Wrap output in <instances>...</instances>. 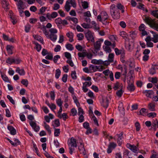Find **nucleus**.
Listing matches in <instances>:
<instances>
[{
    "mask_svg": "<svg viewBox=\"0 0 158 158\" xmlns=\"http://www.w3.org/2000/svg\"><path fill=\"white\" fill-rule=\"evenodd\" d=\"M56 103L57 105L59 106H62L63 102L60 98H59L56 100Z\"/></svg>",
    "mask_w": 158,
    "mask_h": 158,
    "instance_id": "49",
    "label": "nucleus"
},
{
    "mask_svg": "<svg viewBox=\"0 0 158 158\" xmlns=\"http://www.w3.org/2000/svg\"><path fill=\"white\" fill-rule=\"evenodd\" d=\"M66 35L67 37L69 38V42H72L73 41V35L72 32L69 31L66 34Z\"/></svg>",
    "mask_w": 158,
    "mask_h": 158,
    "instance_id": "18",
    "label": "nucleus"
},
{
    "mask_svg": "<svg viewBox=\"0 0 158 158\" xmlns=\"http://www.w3.org/2000/svg\"><path fill=\"white\" fill-rule=\"evenodd\" d=\"M104 49L106 52L110 53L111 51L110 48L108 46H105L104 47Z\"/></svg>",
    "mask_w": 158,
    "mask_h": 158,
    "instance_id": "55",
    "label": "nucleus"
},
{
    "mask_svg": "<svg viewBox=\"0 0 158 158\" xmlns=\"http://www.w3.org/2000/svg\"><path fill=\"white\" fill-rule=\"evenodd\" d=\"M77 36L78 37V40H82L84 37L83 34L81 33L78 34L77 35Z\"/></svg>",
    "mask_w": 158,
    "mask_h": 158,
    "instance_id": "43",
    "label": "nucleus"
},
{
    "mask_svg": "<svg viewBox=\"0 0 158 158\" xmlns=\"http://www.w3.org/2000/svg\"><path fill=\"white\" fill-rule=\"evenodd\" d=\"M1 77L3 81H4L5 82L9 83L10 82V80H9L7 76H6V75L2 74Z\"/></svg>",
    "mask_w": 158,
    "mask_h": 158,
    "instance_id": "29",
    "label": "nucleus"
},
{
    "mask_svg": "<svg viewBox=\"0 0 158 158\" xmlns=\"http://www.w3.org/2000/svg\"><path fill=\"white\" fill-rule=\"evenodd\" d=\"M155 105L153 102L149 103L148 105V109L151 111H153L155 110Z\"/></svg>",
    "mask_w": 158,
    "mask_h": 158,
    "instance_id": "12",
    "label": "nucleus"
},
{
    "mask_svg": "<svg viewBox=\"0 0 158 158\" xmlns=\"http://www.w3.org/2000/svg\"><path fill=\"white\" fill-rule=\"evenodd\" d=\"M44 124L45 128L49 134L50 135L51 133V131L50 129L49 126L48 125H47L45 122H44Z\"/></svg>",
    "mask_w": 158,
    "mask_h": 158,
    "instance_id": "30",
    "label": "nucleus"
},
{
    "mask_svg": "<svg viewBox=\"0 0 158 158\" xmlns=\"http://www.w3.org/2000/svg\"><path fill=\"white\" fill-rule=\"evenodd\" d=\"M78 114L80 115L81 114L83 115L84 114V112L83 110L81 107H78Z\"/></svg>",
    "mask_w": 158,
    "mask_h": 158,
    "instance_id": "57",
    "label": "nucleus"
},
{
    "mask_svg": "<svg viewBox=\"0 0 158 158\" xmlns=\"http://www.w3.org/2000/svg\"><path fill=\"white\" fill-rule=\"evenodd\" d=\"M114 87L113 89L114 90H116L118 89H122L123 85L121 84H120L118 82H117L116 83H115L114 85Z\"/></svg>",
    "mask_w": 158,
    "mask_h": 158,
    "instance_id": "19",
    "label": "nucleus"
},
{
    "mask_svg": "<svg viewBox=\"0 0 158 158\" xmlns=\"http://www.w3.org/2000/svg\"><path fill=\"white\" fill-rule=\"evenodd\" d=\"M61 118H62L63 119L64 121H65L68 118V116L67 115V114L66 113H63L61 115Z\"/></svg>",
    "mask_w": 158,
    "mask_h": 158,
    "instance_id": "59",
    "label": "nucleus"
},
{
    "mask_svg": "<svg viewBox=\"0 0 158 158\" xmlns=\"http://www.w3.org/2000/svg\"><path fill=\"white\" fill-rule=\"evenodd\" d=\"M49 32H50V34H54L57 33V30L55 28H52L49 30Z\"/></svg>",
    "mask_w": 158,
    "mask_h": 158,
    "instance_id": "52",
    "label": "nucleus"
},
{
    "mask_svg": "<svg viewBox=\"0 0 158 158\" xmlns=\"http://www.w3.org/2000/svg\"><path fill=\"white\" fill-rule=\"evenodd\" d=\"M103 106L105 108H107L109 104V100L106 98L105 100L103 99Z\"/></svg>",
    "mask_w": 158,
    "mask_h": 158,
    "instance_id": "28",
    "label": "nucleus"
},
{
    "mask_svg": "<svg viewBox=\"0 0 158 158\" xmlns=\"http://www.w3.org/2000/svg\"><path fill=\"white\" fill-rule=\"evenodd\" d=\"M14 48V47L11 45H7L6 46V48L8 53L9 54H13L12 51Z\"/></svg>",
    "mask_w": 158,
    "mask_h": 158,
    "instance_id": "16",
    "label": "nucleus"
},
{
    "mask_svg": "<svg viewBox=\"0 0 158 158\" xmlns=\"http://www.w3.org/2000/svg\"><path fill=\"white\" fill-rule=\"evenodd\" d=\"M123 93L122 89L119 90H118L116 93V94L119 97H120L122 96Z\"/></svg>",
    "mask_w": 158,
    "mask_h": 158,
    "instance_id": "41",
    "label": "nucleus"
},
{
    "mask_svg": "<svg viewBox=\"0 0 158 158\" xmlns=\"http://www.w3.org/2000/svg\"><path fill=\"white\" fill-rule=\"evenodd\" d=\"M21 83L26 87L27 86L28 84V81L27 79H23L21 81Z\"/></svg>",
    "mask_w": 158,
    "mask_h": 158,
    "instance_id": "45",
    "label": "nucleus"
},
{
    "mask_svg": "<svg viewBox=\"0 0 158 158\" xmlns=\"http://www.w3.org/2000/svg\"><path fill=\"white\" fill-rule=\"evenodd\" d=\"M114 55L113 53H110L109 54L108 58V60H109V62H113V58Z\"/></svg>",
    "mask_w": 158,
    "mask_h": 158,
    "instance_id": "36",
    "label": "nucleus"
},
{
    "mask_svg": "<svg viewBox=\"0 0 158 158\" xmlns=\"http://www.w3.org/2000/svg\"><path fill=\"white\" fill-rule=\"evenodd\" d=\"M118 136L117 143L119 146H120L122 143V138H123V133L121 132L119 135H116Z\"/></svg>",
    "mask_w": 158,
    "mask_h": 158,
    "instance_id": "11",
    "label": "nucleus"
},
{
    "mask_svg": "<svg viewBox=\"0 0 158 158\" xmlns=\"http://www.w3.org/2000/svg\"><path fill=\"white\" fill-rule=\"evenodd\" d=\"M67 78H68V75L66 74H65L64 75H63V76L62 77V81L64 82H66L67 80Z\"/></svg>",
    "mask_w": 158,
    "mask_h": 158,
    "instance_id": "51",
    "label": "nucleus"
},
{
    "mask_svg": "<svg viewBox=\"0 0 158 158\" xmlns=\"http://www.w3.org/2000/svg\"><path fill=\"white\" fill-rule=\"evenodd\" d=\"M60 129H55L54 135L56 136H58L60 134Z\"/></svg>",
    "mask_w": 158,
    "mask_h": 158,
    "instance_id": "46",
    "label": "nucleus"
},
{
    "mask_svg": "<svg viewBox=\"0 0 158 158\" xmlns=\"http://www.w3.org/2000/svg\"><path fill=\"white\" fill-rule=\"evenodd\" d=\"M116 146V144L114 143H110L108 145V147L111 148H114Z\"/></svg>",
    "mask_w": 158,
    "mask_h": 158,
    "instance_id": "64",
    "label": "nucleus"
},
{
    "mask_svg": "<svg viewBox=\"0 0 158 158\" xmlns=\"http://www.w3.org/2000/svg\"><path fill=\"white\" fill-rule=\"evenodd\" d=\"M112 71H110L109 69L106 70L103 72V73L106 76H108L110 74V72Z\"/></svg>",
    "mask_w": 158,
    "mask_h": 158,
    "instance_id": "63",
    "label": "nucleus"
},
{
    "mask_svg": "<svg viewBox=\"0 0 158 158\" xmlns=\"http://www.w3.org/2000/svg\"><path fill=\"white\" fill-rule=\"evenodd\" d=\"M102 61L101 60H97L96 59H93L91 60V63L95 64H102Z\"/></svg>",
    "mask_w": 158,
    "mask_h": 158,
    "instance_id": "27",
    "label": "nucleus"
},
{
    "mask_svg": "<svg viewBox=\"0 0 158 158\" xmlns=\"http://www.w3.org/2000/svg\"><path fill=\"white\" fill-rule=\"evenodd\" d=\"M90 68L93 71L95 72L97 71V70L98 69V66L91 65L90 67Z\"/></svg>",
    "mask_w": 158,
    "mask_h": 158,
    "instance_id": "56",
    "label": "nucleus"
},
{
    "mask_svg": "<svg viewBox=\"0 0 158 158\" xmlns=\"http://www.w3.org/2000/svg\"><path fill=\"white\" fill-rule=\"evenodd\" d=\"M85 37L89 41H91L93 42H94V38L93 36L92 33L90 31H88L85 33Z\"/></svg>",
    "mask_w": 158,
    "mask_h": 158,
    "instance_id": "5",
    "label": "nucleus"
},
{
    "mask_svg": "<svg viewBox=\"0 0 158 158\" xmlns=\"http://www.w3.org/2000/svg\"><path fill=\"white\" fill-rule=\"evenodd\" d=\"M48 37L52 41L54 42L56 40L57 38L56 35L54 34H50L48 35Z\"/></svg>",
    "mask_w": 158,
    "mask_h": 158,
    "instance_id": "22",
    "label": "nucleus"
},
{
    "mask_svg": "<svg viewBox=\"0 0 158 158\" xmlns=\"http://www.w3.org/2000/svg\"><path fill=\"white\" fill-rule=\"evenodd\" d=\"M127 147L135 153H137V151L139 150L138 148L134 145H131L130 143H127Z\"/></svg>",
    "mask_w": 158,
    "mask_h": 158,
    "instance_id": "7",
    "label": "nucleus"
},
{
    "mask_svg": "<svg viewBox=\"0 0 158 158\" xmlns=\"http://www.w3.org/2000/svg\"><path fill=\"white\" fill-rule=\"evenodd\" d=\"M34 44L35 45V48L37 50V51H38V52L40 51L41 49V46L40 44H39L38 43H37L36 42H35Z\"/></svg>",
    "mask_w": 158,
    "mask_h": 158,
    "instance_id": "34",
    "label": "nucleus"
},
{
    "mask_svg": "<svg viewBox=\"0 0 158 158\" xmlns=\"http://www.w3.org/2000/svg\"><path fill=\"white\" fill-rule=\"evenodd\" d=\"M8 129L10 131V133L12 135H15L16 134V131L14 128L12 126H8Z\"/></svg>",
    "mask_w": 158,
    "mask_h": 158,
    "instance_id": "17",
    "label": "nucleus"
},
{
    "mask_svg": "<svg viewBox=\"0 0 158 158\" xmlns=\"http://www.w3.org/2000/svg\"><path fill=\"white\" fill-rule=\"evenodd\" d=\"M64 56L65 57L69 59H71V54L68 52H65L64 53Z\"/></svg>",
    "mask_w": 158,
    "mask_h": 158,
    "instance_id": "61",
    "label": "nucleus"
},
{
    "mask_svg": "<svg viewBox=\"0 0 158 158\" xmlns=\"http://www.w3.org/2000/svg\"><path fill=\"white\" fill-rule=\"evenodd\" d=\"M14 59L9 58L6 60V62L10 64H11L14 63Z\"/></svg>",
    "mask_w": 158,
    "mask_h": 158,
    "instance_id": "42",
    "label": "nucleus"
},
{
    "mask_svg": "<svg viewBox=\"0 0 158 158\" xmlns=\"http://www.w3.org/2000/svg\"><path fill=\"white\" fill-rule=\"evenodd\" d=\"M70 0H68L66 2L65 5L64 6V8L66 11L68 12L70 9Z\"/></svg>",
    "mask_w": 158,
    "mask_h": 158,
    "instance_id": "20",
    "label": "nucleus"
},
{
    "mask_svg": "<svg viewBox=\"0 0 158 158\" xmlns=\"http://www.w3.org/2000/svg\"><path fill=\"white\" fill-rule=\"evenodd\" d=\"M87 51L86 50H84L82 52H79L78 53V55L80 57H84L86 56V54L87 53Z\"/></svg>",
    "mask_w": 158,
    "mask_h": 158,
    "instance_id": "23",
    "label": "nucleus"
},
{
    "mask_svg": "<svg viewBox=\"0 0 158 158\" xmlns=\"http://www.w3.org/2000/svg\"><path fill=\"white\" fill-rule=\"evenodd\" d=\"M92 83L91 81L85 82L83 83V85L85 87H89L92 85Z\"/></svg>",
    "mask_w": 158,
    "mask_h": 158,
    "instance_id": "54",
    "label": "nucleus"
},
{
    "mask_svg": "<svg viewBox=\"0 0 158 158\" xmlns=\"http://www.w3.org/2000/svg\"><path fill=\"white\" fill-rule=\"evenodd\" d=\"M135 126L136 128V131H139L140 130V124L138 122H136L135 124Z\"/></svg>",
    "mask_w": 158,
    "mask_h": 158,
    "instance_id": "53",
    "label": "nucleus"
},
{
    "mask_svg": "<svg viewBox=\"0 0 158 158\" xmlns=\"http://www.w3.org/2000/svg\"><path fill=\"white\" fill-rule=\"evenodd\" d=\"M30 124L36 132H38L39 131L40 127L37 125L35 122L32 121H31L30 122Z\"/></svg>",
    "mask_w": 158,
    "mask_h": 158,
    "instance_id": "9",
    "label": "nucleus"
},
{
    "mask_svg": "<svg viewBox=\"0 0 158 158\" xmlns=\"http://www.w3.org/2000/svg\"><path fill=\"white\" fill-rule=\"evenodd\" d=\"M10 13L11 14H12V11L11 10L10 11ZM10 19H11V20L12 21V23H13V24L14 25L17 22V20L16 19V17L15 16L13 15H10Z\"/></svg>",
    "mask_w": 158,
    "mask_h": 158,
    "instance_id": "14",
    "label": "nucleus"
},
{
    "mask_svg": "<svg viewBox=\"0 0 158 158\" xmlns=\"http://www.w3.org/2000/svg\"><path fill=\"white\" fill-rule=\"evenodd\" d=\"M114 51L116 54L117 55H118L122 54V53H123V52L124 51V50L123 49L119 50L118 48H115Z\"/></svg>",
    "mask_w": 158,
    "mask_h": 158,
    "instance_id": "25",
    "label": "nucleus"
},
{
    "mask_svg": "<svg viewBox=\"0 0 158 158\" xmlns=\"http://www.w3.org/2000/svg\"><path fill=\"white\" fill-rule=\"evenodd\" d=\"M110 10L111 15L113 19H118L120 18L119 10L117 8L115 4H113L110 6Z\"/></svg>",
    "mask_w": 158,
    "mask_h": 158,
    "instance_id": "3",
    "label": "nucleus"
},
{
    "mask_svg": "<svg viewBox=\"0 0 158 158\" xmlns=\"http://www.w3.org/2000/svg\"><path fill=\"white\" fill-rule=\"evenodd\" d=\"M61 73L60 70L59 69H57L56 70L55 77L56 78H59Z\"/></svg>",
    "mask_w": 158,
    "mask_h": 158,
    "instance_id": "37",
    "label": "nucleus"
},
{
    "mask_svg": "<svg viewBox=\"0 0 158 158\" xmlns=\"http://www.w3.org/2000/svg\"><path fill=\"white\" fill-rule=\"evenodd\" d=\"M82 6L84 9L87 8L89 6V4L87 2L84 1L82 2Z\"/></svg>",
    "mask_w": 158,
    "mask_h": 158,
    "instance_id": "40",
    "label": "nucleus"
},
{
    "mask_svg": "<svg viewBox=\"0 0 158 158\" xmlns=\"http://www.w3.org/2000/svg\"><path fill=\"white\" fill-rule=\"evenodd\" d=\"M71 76L73 79L75 80L77 79V76L76 72L75 71H72L71 74Z\"/></svg>",
    "mask_w": 158,
    "mask_h": 158,
    "instance_id": "39",
    "label": "nucleus"
},
{
    "mask_svg": "<svg viewBox=\"0 0 158 158\" xmlns=\"http://www.w3.org/2000/svg\"><path fill=\"white\" fill-rule=\"evenodd\" d=\"M60 58L59 55H57L55 56L54 57L53 61L55 63H56L58 59H60Z\"/></svg>",
    "mask_w": 158,
    "mask_h": 158,
    "instance_id": "60",
    "label": "nucleus"
},
{
    "mask_svg": "<svg viewBox=\"0 0 158 158\" xmlns=\"http://www.w3.org/2000/svg\"><path fill=\"white\" fill-rule=\"evenodd\" d=\"M118 110H119L122 113L124 112V109L123 107V103L122 102H121L119 105L118 107Z\"/></svg>",
    "mask_w": 158,
    "mask_h": 158,
    "instance_id": "31",
    "label": "nucleus"
},
{
    "mask_svg": "<svg viewBox=\"0 0 158 158\" xmlns=\"http://www.w3.org/2000/svg\"><path fill=\"white\" fill-rule=\"evenodd\" d=\"M116 6L118 10H120L122 13H123L124 12V10H123L124 7L120 3H118L117 5Z\"/></svg>",
    "mask_w": 158,
    "mask_h": 158,
    "instance_id": "24",
    "label": "nucleus"
},
{
    "mask_svg": "<svg viewBox=\"0 0 158 158\" xmlns=\"http://www.w3.org/2000/svg\"><path fill=\"white\" fill-rule=\"evenodd\" d=\"M156 114L155 112H151L148 114L147 116L149 118H153L156 116Z\"/></svg>",
    "mask_w": 158,
    "mask_h": 158,
    "instance_id": "35",
    "label": "nucleus"
},
{
    "mask_svg": "<svg viewBox=\"0 0 158 158\" xmlns=\"http://www.w3.org/2000/svg\"><path fill=\"white\" fill-rule=\"evenodd\" d=\"M66 47L67 49L71 51L73 50L74 48L72 45L70 44H66Z\"/></svg>",
    "mask_w": 158,
    "mask_h": 158,
    "instance_id": "38",
    "label": "nucleus"
},
{
    "mask_svg": "<svg viewBox=\"0 0 158 158\" xmlns=\"http://www.w3.org/2000/svg\"><path fill=\"white\" fill-rule=\"evenodd\" d=\"M151 15L158 19V10H153L151 12Z\"/></svg>",
    "mask_w": 158,
    "mask_h": 158,
    "instance_id": "32",
    "label": "nucleus"
},
{
    "mask_svg": "<svg viewBox=\"0 0 158 158\" xmlns=\"http://www.w3.org/2000/svg\"><path fill=\"white\" fill-rule=\"evenodd\" d=\"M109 16L107 13L105 11H102L100 15L97 16V19L100 22H102L103 24L107 25L109 22L108 21Z\"/></svg>",
    "mask_w": 158,
    "mask_h": 158,
    "instance_id": "2",
    "label": "nucleus"
},
{
    "mask_svg": "<svg viewBox=\"0 0 158 158\" xmlns=\"http://www.w3.org/2000/svg\"><path fill=\"white\" fill-rule=\"evenodd\" d=\"M17 6H18V9H20V8H24L23 2L21 0H19L18 1Z\"/></svg>",
    "mask_w": 158,
    "mask_h": 158,
    "instance_id": "26",
    "label": "nucleus"
},
{
    "mask_svg": "<svg viewBox=\"0 0 158 158\" xmlns=\"http://www.w3.org/2000/svg\"><path fill=\"white\" fill-rule=\"evenodd\" d=\"M71 112L72 113V115L73 116H74L77 115V111L75 108H72L71 110Z\"/></svg>",
    "mask_w": 158,
    "mask_h": 158,
    "instance_id": "50",
    "label": "nucleus"
},
{
    "mask_svg": "<svg viewBox=\"0 0 158 158\" xmlns=\"http://www.w3.org/2000/svg\"><path fill=\"white\" fill-rule=\"evenodd\" d=\"M62 19L60 18H59L56 19L55 20V22L58 25L62 23Z\"/></svg>",
    "mask_w": 158,
    "mask_h": 158,
    "instance_id": "48",
    "label": "nucleus"
},
{
    "mask_svg": "<svg viewBox=\"0 0 158 158\" xmlns=\"http://www.w3.org/2000/svg\"><path fill=\"white\" fill-rule=\"evenodd\" d=\"M1 4L2 7L6 11H7L9 9V4L8 1H6L4 2L1 3Z\"/></svg>",
    "mask_w": 158,
    "mask_h": 158,
    "instance_id": "13",
    "label": "nucleus"
},
{
    "mask_svg": "<svg viewBox=\"0 0 158 158\" xmlns=\"http://www.w3.org/2000/svg\"><path fill=\"white\" fill-rule=\"evenodd\" d=\"M60 6L57 3H55L54 4V6L53 7V9L54 10H56L60 8Z\"/></svg>",
    "mask_w": 158,
    "mask_h": 158,
    "instance_id": "62",
    "label": "nucleus"
},
{
    "mask_svg": "<svg viewBox=\"0 0 158 158\" xmlns=\"http://www.w3.org/2000/svg\"><path fill=\"white\" fill-rule=\"evenodd\" d=\"M92 119L94 122V124H96L97 126H99V124L98 122V121L96 117L94 116L93 114V116L92 117Z\"/></svg>",
    "mask_w": 158,
    "mask_h": 158,
    "instance_id": "58",
    "label": "nucleus"
},
{
    "mask_svg": "<svg viewBox=\"0 0 158 158\" xmlns=\"http://www.w3.org/2000/svg\"><path fill=\"white\" fill-rule=\"evenodd\" d=\"M158 66L156 65H152L151 68L149 70L150 73L153 75L156 73V70L158 69Z\"/></svg>",
    "mask_w": 158,
    "mask_h": 158,
    "instance_id": "10",
    "label": "nucleus"
},
{
    "mask_svg": "<svg viewBox=\"0 0 158 158\" xmlns=\"http://www.w3.org/2000/svg\"><path fill=\"white\" fill-rule=\"evenodd\" d=\"M103 41V39H100L97 41L96 43L94 44V47L95 48L94 51L97 52V51L99 50L100 47L101 46V42Z\"/></svg>",
    "mask_w": 158,
    "mask_h": 158,
    "instance_id": "8",
    "label": "nucleus"
},
{
    "mask_svg": "<svg viewBox=\"0 0 158 158\" xmlns=\"http://www.w3.org/2000/svg\"><path fill=\"white\" fill-rule=\"evenodd\" d=\"M120 35L122 36L124 39H126L127 37V35L124 31L121 32L120 34Z\"/></svg>",
    "mask_w": 158,
    "mask_h": 158,
    "instance_id": "44",
    "label": "nucleus"
},
{
    "mask_svg": "<svg viewBox=\"0 0 158 158\" xmlns=\"http://www.w3.org/2000/svg\"><path fill=\"white\" fill-rule=\"evenodd\" d=\"M68 145L69 147V152L70 154L72 155L73 151L75 150L74 148H76L77 146L76 139L73 137L71 138L70 142L68 143Z\"/></svg>",
    "mask_w": 158,
    "mask_h": 158,
    "instance_id": "4",
    "label": "nucleus"
},
{
    "mask_svg": "<svg viewBox=\"0 0 158 158\" xmlns=\"http://www.w3.org/2000/svg\"><path fill=\"white\" fill-rule=\"evenodd\" d=\"M33 36L36 40L39 41L43 44L44 43L42 37H41L40 36L37 35H34Z\"/></svg>",
    "mask_w": 158,
    "mask_h": 158,
    "instance_id": "21",
    "label": "nucleus"
},
{
    "mask_svg": "<svg viewBox=\"0 0 158 158\" xmlns=\"http://www.w3.org/2000/svg\"><path fill=\"white\" fill-rule=\"evenodd\" d=\"M149 81L152 83H156L157 82L158 80L156 77H152L149 78Z\"/></svg>",
    "mask_w": 158,
    "mask_h": 158,
    "instance_id": "33",
    "label": "nucleus"
},
{
    "mask_svg": "<svg viewBox=\"0 0 158 158\" xmlns=\"http://www.w3.org/2000/svg\"><path fill=\"white\" fill-rule=\"evenodd\" d=\"M143 93L145 94L146 96L150 98H151V96L154 94V92L152 90H145L143 91Z\"/></svg>",
    "mask_w": 158,
    "mask_h": 158,
    "instance_id": "15",
    "label": "nucleus"
},
{
    "mask_svg": "<svg viewBox=\"0 0 158 158\" xmlns=\"http://www.w3.org/2000/svg\"><path fill=\"white\" fill-rule=\"evenodd\" d=\"M81 26L85 28H89L91 27L90 25L88 23H83L81 25Z\"/></svg>",
    "mask_w": 158,
    "mask_h": 158,
    "instance_id": "47",
    "label": "nucleus"
},
{
    "mask_svg": "<svg viewBox=\"0 0 158 158\" xmlns=\"http://www.w3.org/2000/svg\"><path fill=\"white\" fill-rule=\"evenodd\" d=\"M143 20L151 27L158 31V23H156L155 19H152L149 17L145 16Z\"/></svg>",
    "mask_w": 158,
    "mask_h": 158,
    "instance_id": "1",
    "label": "nucleus"
},
{
    "mask_svg": "<svg viewBox=\"0 0 158 158\" xmlns=\"http://www.w3.org/2000/svg\"><path fill=\"white\" fill-rule=\"evenodd\" d=\"M128 85L127 86V89L130 91H133L135 90V87L134 85V81L130 80L128 82Z\"/></svg>",
    "mask_w": 158,
    "mask_h": 158,
    "instance_id": "6",
    "label": "nucleus"
}]
</instances>
